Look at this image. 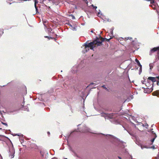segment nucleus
<instances>
[{
  "instance_id": "obj_23",
  "label": "nucleus",
  "mask_w": 159,
  "mask_h": 159,
  "mask_svg": "<svg viewBox=\"0 0 159 159\" xmlns=\"http://www.w3.org/2000/svg\"><path fill=\"white\" fill-rule=\"evenodd\" d=\"M72 19H75V17L74 16H72Z\"/></svg>"
},
{
  "instance_id": "obj_9",
  "label": "nucleus",
  "mask_w": 159,
  "mask_h": 159,
  "mask_svg": "<svg viewBox=\"0 0 159 159\" xmlns=\"http://www.w3.org/2000/svg\"><path fill=\"white\" fill-rule=\"evenodd\" d=\"M153 137H154L151 140V141L152 142V143L154 142V140L157 137V135L156 134H155V135H154Z\"/></svg>"
},
{
  "instance_id": "obj_16",
  "label": "nucleus",
  "mask_w": 159,
  "mask_h": 159,
  "mask_svg": "<svg viewBox=\"0 0 159 159\" xmlns=\"http://www.w3.org/2000/svg\"><path fill=\"white\" fill-rule=\"evenodd\" d=\"M38 2L36 0L34 1V6H36V4L38 3Z\"/></svg>"
},
{
  "instance_id": "obj_10",
  "label": "nucleus",
  "mask_w": 159,
  "mask_h": 159,
  "mask_svg": "<svg viewBox=\"0 0 159 159\" xmlns=\"http://www.w3.org/2000/svg\"><path fill=\"white\" fill-rule=\"evenodd\" d=\"M156 81L157 82V84L158 85L159 83V77L158 76L157 77Z\"/></svg>"
},
{
  "instance_id": "obj_14",
  "label": "nucleus",
  "mask_w": 159,
  "mask_h": 159,
  "mask_svg": "<svg viewBox=\"0 0 159 159\" xmlns=\"http://www.w3.org/2000/svg\"><path fill=\"white\" fill-rule=\"evenodd\" d=\"M14 153H15V152H13V154L10 155V156H11V158H12L14 157Z\"/></svg>"
},
{
  "instance_id": "obj_11",
  "label": "nucleus",
  "mask_w": 159,
  "mask_h": 159,
  "mask_svg": "<svg viewBox=\"0 0 159 159\" xmlns=\"http://www.w3.org/2000/svg\"><path fill=\"white\" fill-rule=\"evenodd\" d=\"M148 1H150V3L152 4H153L155 2L154 1V0H148Z\"/></svg>"
},
{
  "instance_id": "obj_22",
  "label": "nucleus",
  "mask_w": 159,
  "mask_h": 159,
  "mask_svg": "<svg viewBox=\"0 0 159 159\" xmlns=\"http://www.w3.org/2000/svg\"><path fill=\"white\" fill-rule=\"evenodd\" d=\"M68 25H69L71 27H72V25L70 23H69L68 24Z\"/></svg>"
},
{
  "instance_id": "obj_24",
  "label": "nucleus",
  "mask_w": 159,
  "mask_h": 159,
  "mask_svg": "<svg viewBox=\"0 0 159 159\" xmlns=\"http://www.w3.org/2000/svg\"><path fill=\"white\" fill-rule=\"evenodd\" d=\"M93 8L96 9L97 8V7H96V6L93 7Z\"/></svg>"
},
{
  "instance_id": "obj_6",
  "label": "nucleus",
  "mask_w": 159,
  "mask_h": 159,
  "mask_svg": "<svg viewBox=\"0 0 159 159\" xmlns=\"http://www.w3.org/2000/svg\"><path fill=\"white\" fill-rule=\"evenodd\" d=\"M153 96H156L159 97V91H157L152 93Z\"/></svg>"
},
{
  "instance_id": "obj_3",
  "label": "nucleus",
  "mask_w": 159,
  "mask_h": 159,
  "mask_svg": "<svg viewBox=\"0 0 159 159\" xmlns=\"http://www.w3.org/2000/svg\"><path fill=\"white\" fill-rule=\"evenodd\" d=\"M152 87L153 86H152V87L150 89L148 88H146L144 90V93H151L153 90V89L152 88Z\"/></svg>"
},
{
  "instance_id": "obj_27",
  "label": "nucleus",
  "mask_w": 159,
  "mask_h": 159,
  "mask_svg": "<svg viewBox=\"0 0 159 159\" xmlns=\"http://www.w3.org/2000/svg\"><path fill=\"white\" fill-rule=\"evenodd\" d=\"M48 135H49L50 134V133L49 132H48Z\"/></svg>"
},
{
  "instance_id": "obj_20",
  "label": "nucleus",
  "mask_w": 159,
  "mask_h": 159,
  "mask_svg": "<svg viewBox=\"0 0 159 159\" xmlns=\"http://www.w3.org/2000/svg\"><path fill=\"white\" fill-rule=\"evenodd\" d=\"M145 84H146V85L147 86H148V87L149 86V84L148 83H148H146Z\"/></svg>"
},
{
  "instance_id": "obj_30",
  "label": "nucleus",
  "mask_w": 159,
  "mask_h": 159,
  "mask_svg": "<svg viewBox=\"0 0 159 159\" xmlns=\"http://www.w3.org/2000/svg\"><path fill=\"white\" fill-rule=\"evenodd\" d=\"M153 125H152V127Z\"/></svg>"
},
{
  "instance_id": "obj_7",
  "label": "nucleus",
  "mask_w": 159,
  "mask_h": 159,
  "mask_svg": "<svg viewBox=\"0 0 159 159\" xmlns=\"http://www.w3.org/2000/svg\"><path fill=\"white\" fill-rule=\"evenodd\" d=\"M135 61L137 63L138 65L141 68L142 65H141L139 61L137 58L135 59Z\"/></svg>"
},
{
  "instance_id": "obj_21",
  "label": "nucleus",
  "mask_w": 159,
  "mask_h": 159,
  "mask_svg": "<svg viewBox=\"0 0 159 159\" xmlns=\"http://www.w3.org/2000/svg\"><path fill=\"white\" fill-rule=\"evenodd\" d=\"M2 123L3 125H6L7 126V123H4L2 122Z\"/></svg>"
},
{
  "instance_id": "obj_25",
  "label": "nucleus",
  "mask_w": 159,
  "mask_h": 159,
  "mask_svg": "<svg viewBox=\"0 0 159 159\" xmlns=\"http://www.w3.org/2000/svg\"><path fill=\"white\" fill-rule=\"evenodd\" d=\"M118 157L119 159H122L120 157Z\"/></svg>"
},
{
  "instance_id": "obj_2",
  "label": "nucleus",
  "mask_w": 159,
  "mask_h": 159,
  "mask_svg": "<svg viewBox=\"0 0 159 159\" xmlns=\"http://www.w3.org/2000/svg\"><path fill=\"white\" fill-rule=\"evenodd\" d=\"M158 51L157 52V56L158 58H159V46L155 47L151 49L150 52V55H151L152 53L154 52Z\"/></svg>"
},
{
  "instance_id": "obj_19",
  "label": "nucleus",
  "mask_w": 159,
  "mask_h": 159,
  "mask_svg": "<svg viewBox=\"0 0 159 159\" xmlns=\"http://www.w3.org/2000/svg\"><path fill=\"white\" fill-rule=\"evenodd\" d=\"M102 87L106 89H107V88L106 87H105V85H103Z\"/></svg>"
},
{
  "instance_id": "obj_28",
  "label": "nucleus",
  "mask_w": 159,
  "mask_h": 159,
  "mask_svg": "<svg viewBox=\"0 0 159 159\" xmlns=\"http://www.w3.org/2000/svg\"><path fill=\"white\" fill-rule=\"evenodd\" d=\"M150 6L152 7V5H150Z\"/></svg>"
},
{
  "instance_id": "obj_15",
  "label": "nucleus",
  "mask_w": 159,
  "mask_h": 159,
  "mask_svg": "<svg viewBox=\"0 0 159 159\" xmlns=\"http://www.w3.org/2000/svg\"><path fill=\"white\" fill-rule=\"evenodd\" d=\"M44 37L45 38H48L49 39H53V38H52V37H48V36H45Z\"/></svg>"
},
{
  "instance_id": "obj_26",
  "label": "nucleus",
  "mask_w": 159,
  "mask_h": 159,
  "mask_svg": "<svg viewBox=\"0 0 159 159\" xmlns=\"http://www.w3.org/2000/svg\"><path fill=\"white\" fill-rule=\"evenodd\" d=\"M159 159V154H158V159Z\"/></svg>"
},
{
  "instance_id": "obj_18",
  "label": "nucleus",
  "mask_w": 159,
  "mask_h": 159,
  "mask_svg": "<svg viewBox=\"0 0 159 159\" xmlns=\"http://www.w3.org/2000/svg\"><path fill=\"white\" fill-rule=\"evenodd\" d=\"M35 8L36 9V13H38V9H37V7L36 6H34Z\"/></svg>"
},
{
  "instance_id": "obj_4",
  "label": "nucleus",
  "mask_w": 159,
  "mask_h": 159,
  "mask_svg": "<svg viewBox=\"0 0 159 159\" xmlns=\"http://www.w3.org/2000/svg\"><path fill=\"white\" fill-rule=\"evenodd\" d=\"M157 77H149L148 79V80L147 81H148V80H151L152 82H155L156 81Z\"/></svg>"
},
{
  "instance_id": "obj_31",
  "label": "nucleus",
  "mask_w": 159,
  "mask_h": 159,
  "mask_svg": "<svg viewBox=\"0 0 159 159\" xmlns=\"http://www.w3.org/2000/svg\"><path fill=\"white\" fill-rule=\"evenodd\" d=\"M92 5V6H93V5Z\"/></svg>"
},
{
  "instance_id": "obj_1",
  "label": "nucleus",
  "mask_w": 159,
  "mask_h": 159,
  "mask_svg": "<svg viewBox=\"0 0 159 159\" xmlns=\"http://www.w3.org/2000/svg\"><path fill=\"white\" fill-rule=\"evenodd\" d=\"M112 38H110L109 39H107L106 38H103L101 37H100L99 38H97L96 39L92 42L89 43L88 44H85V52H87L89 50V48H90L91 49H93V48L95 47L102 45V42L105 41L109 42Z\"/></svg>"
},
{
  "instance_id": "obj_29",
  "label": "nucleus",
  "mask_w": 159,
  "mask_h": 159,
  "mask_svg": "<svg viewBox=\"0 0 159 159\" xmlns=\"http://www.w3.org/2000/svg\"><path fill=\"white\" fill-rule=\"evenodd\" d=\"M91 32L92 33H93V30H91Z\"/></svg>"
},
{
  "instance_id": "obj_12",
  "label": "nucleus",
  "mask_w": 159,
  "mask_h": 159,
  "mask_svg": "<svg viewBox=\"0 0 159 159\" xmlns=\"http://www.w3.org/2000/svg\"><path fill=\"white\" fill-rule=\"evenodd\" d=\"M107 116H108L110 118H112V116H113L111 114H107Z\"/></svg>"
},
{
  "instance_id": "obj_8",
  "label": "nucleus",
  "mask_w": 159,
  "mask_h": 159,
  "mask_svg": "<svg viewBox=\"0 0 159 159\" xmlns=\"http://www.w3.org/2000/svg\"><path fill=\"white\" fill-rule=\"evenodd\" d=\"M82 3V2L81 1H78V2L77 3L78 6L80 7H81L82 6V5H81V4Z\"/></svg>"
},
{
  "instance_id": "obj_13",
  "label": "nucleus",
  "mask_w": 159,
  "mask_h": 159,
  "mask_svg": "<svg viewBox=\"0 0 159 159\" xmlns=\"http://www.w3.org/2000/svg\"><path fill=\"white\" fill-rule=\"evenodd\" d=\"M149 66L150 67V69H152L153 67V64L152 63H150L149 64Z\"/></svg>"
},
{
  "instance_id": "obj_5",
  "label": "nucleus",
  "mask_w": 159,
  "mask_h": 159,
  "mask_svg": "<svg viewBox=\"0 0 159 159\" xmlns=\"http://www.w3.org/2000/svg\"><path fill=\"white\" fill-rule=\"evenodd\" d=\"M12 4V5L11 6V8L12 9H16L19 7V5H18L17 3H10V4Z\"/></svg>"
},
{
  "instance_id": "obj_17",
  "label": "nucleus",
  "mask_w": 159,
  "mask_h": 159,
  "mask_svg": "<svg viewBox=\"0 0 159 159\" xmlns=\"http://www.w3.org/2000/svg\"><path fill=\"white\" fill-rule=\"evenodd\" d=\"M153 129H151V132L154 134V135H155V133H154V132L153 131Z\"/></svg>"
}]
</instances>
